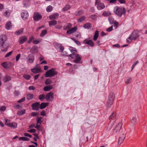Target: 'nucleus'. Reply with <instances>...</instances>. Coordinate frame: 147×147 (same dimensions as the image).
Segmentation results:
<instances>
[{"mask_svg":"<svg viewBox=\"0 0 147 147\" xmlns=\"http://www.w3.org/2000/svg\"><path fill=\"white\" fill-rule=\"evenodd\" d=\"M6 40L7 36L5 35H0V46L1 50L3 51H5L7 49V47L5 45Z\"/></svg>","mask_w":147,"mask_h":147,"instance_id":"obj_1","label":"nucleus"},{"mask_svg":"<svg viewBox=\"0 0 147 147\" xmlns=\"http://www.w3.org/2000/svg\"><path fill=\"white\" fill-rule=\"evenodd\" d=\"M140 32L138 31H134L129 36L127 39V42L130 43L133 40H135L140 36Z\"/></svg>","mask_w":147,"mask_h":147,"instance_id":"obj_2","label":"nucleus"},{"mask_svg":"<svg viewBox=\"0 0 147 147\" xmlns=\"http://www.w3.org/2000/svg\"><path fill=\"white\" fill-rule=\"evenodd\" d=\"M95 4L98 10H102L105 7L104 3L101 2L99 0H96Z\"/></svg>","mask_w":147,"mask_h":147,"instance_id":"obj_3","label":"nucleus"},{"mask_svg":"<svg viewBox=\"0 0 147 147\" xmlns=\"http://www.w3.org/2000/svg\"><path fill=\"white\" fill-rule=\"evenodd\" d=\"M57 74L54 69L48 70L46 73L45 76L46 77H49L54 76Z\"/></svg>","mask_w":147,"mask_h":147,"instance_id":"obj_4","label":"nucleus"},{"mask_svg":"<svg viewBox=\"0 0 147 147\" xmlns=\"http://www.w3.org/2000/svg\"><path fill=\"white\" fill-rule=\"evenodd\" d=\"M42 18V16L40 13L35 12L34 13L33 18L34 21H38L41 20Z\"/></svg>","mask_w":147,"mask_h":147,"instance_id":"obj_5","label":"nucleus"},{"mask_svg":"<svg viewBox=\"0 0 147 147\" xmlns=\"http://www.w3.org/2000/svg\"><path fill=\"white\" fill-rule=\"evenodd\" d=\"M21 17L24 20L28 19L29 16V14L28 11L26 10H23L21 13Z\"/></svg>","mask_w":147,"mask_h":147,"instance_id":"obj_6","label":"nucleus"},{"mask_svg":"<svg viewBox=\"0 0 147 147\" xmlns=\"http://www.w3.org/2000/svg\"><path fill=\"white\" fill-rule=\"evenodd\" d=\"M34 56L32 54H29L26 58V61L28 63H32L34 61Z\"/></svg>","mask_w":147,"mask_h":147,"instance_id":"obj_7","label":"nucleus"},{"mask_svg":"<svg viewBox=\"0 0 147 147\" xmlns=\"http://www.w3.org/2000/svg\"><path fill=\"white\" fill-rule=\"evenodd\" d=\"M27 37L24 36H20L18 40L19 43L20 45H21L24 43L27 40Z\"/></svg>","mask_w":147,"mask_h":147,"instance_id":"obj_8","label":"nucleus"},{"mask_svg":"<svg viewBox=\"0 0 147 147\" xmlns=\"http://www.w3.org/2000/svg\"><path fill=\"white\" fill-rule=\"evenodd\" d=\"M122 131L121 132V136H120V142L122 141V142L124 140L125 137V128H122Z\"/></svg>","mask_w":147,"mask_h":147,"instance_id":"obj_9","label":"nucleus"},{"mask_svg":"<svg viewBox=\"0 0 147 147\" xmlns=\"http://www.w3.org/2000/svg\"><path fill=\"white\" fill-rule=\"evenodd\" d=\"M53 94L50 92L47 94L45 96V99L48 101H51L53 98Z\"/></svg>","mask_w":147,"mask_h":147,"instance_id":"obj_10","label":"nucleus"},{"mask_svg":"<svg viewBox=\"0 0 147 147\" xmlns=\"http://www.w3.org/2000/svg\"><path fill=\"white\" fill-rule=\"evenodd\" d=\"M76 59L73 61L74 62L76 63H81L82 62L81 58L78 54H77Z\"/></svg>","mask_w":147,"mask_h":147,"instance_id":"obj_11","label":"nucleus"},{"mask_svg":"<svg viewBox=\"0 0 147 147\" xmlns=\"http://www.w3.org/2000/svg\"><path fill=\"white\" fill-rule=\"evenodd\" d=\"M77 29V28L76 27H75L72 28H70L67 30L66 33L70 35L75 32Z\"/></svg>","mask_w":147,"mask_h":147,"instance_id":"obj_12","label":"nucleus"},{"mask_svg":"<svg viewBox=\"0 0 147 147\" xmlns=\"http://www.w3.org/2000/svg\"><path fill=\"white\" fill-rule=\"evenodd\" d=\"M40 103L35 102L32 105V107L33 110L38 111L39 109Z\"/></svg>","mask_w":147,"mask_h":147,"instance_id":"obj_13","label":"nucleus"},{"mask_svg":"<svg viewBox=\"0 0 147 147\" xmlns=\"http://www.w3.org/2000/svg\"><path fill=\"white\" fill-rule=\"evenodd\" d=\"M55 47L57 49H59V51L62 52L64 49V47L60 44H57L55 46Z\"/></svg>","mask_w":147,"mask_h":147,"instance_id":"obj_14","label":"nucleus"},{"mask_svg":"<svg viewBox=\"0 0 147 147\" xmlns=\"http://www.w3.org/2000/svg\"><path fill=\"white\" fill-rule=\"evenodd\" d=\"M59 16V14L58 13H55L50 16L49 19L50 20L56 19L58 18Z\"/></svg>","mask_w":147,"mask_h":147,"instance_id":"obj_15","label":"nucleus"},{"mask_svg":"<svg viewBox=\"0 0 147 147\" xmlns=\"http://www.w3.org/2000/svg\"><path fill=\"white\" fill-rule=\"evenodd\" d=\"M12 25L10 21L7 22L5 24V28L8 30H9L11 29L12 28Z\"/></svg>","mask_w":147,"mask_h":147,"instance_id":"obj_16","label":"nucleus"},{"mask_svg":"<svg viewBox=\"0 0 147 147\" xmlns=\"http://www.w3.org/2000/svg\"><path fill=\"white\" fill-rule=\"evenodd\" d=\"M113 12L116 15L118 16H119V7L116 6L113 8Z\"/></svg>","mask_w":147,"mask_h":147,"instance_id":"obj_17","label":"nucleus"},{"mask_svg":"<svg viewBox=\"0 0 147 147\" xmlns=\"http://www.w3.org/2000/svg\"><path fill=\"white\" fill-rule=\"evenodd\" d=\"M84 43L89 45L90 46L93 47L94 43L92 40H85L84 41Z\"/></svg>","mask_w":147,"mask_h":147,"instance_id":"obj_18","label":"nucleus"},{"mask_svg":"<svg viewBox=\"0 0 147 147\" xmlns=\"http://www.w3.org/2000/svg\"><path fill=\"white\" fill-rule=\"evenodd\" d=\"M6 125L9 127L13 128H16L17 126V123L14 122L12 123H6Z\"/></svg>","mask_w":147,"mask_h":147,"instance_id":"obj_19","label":"nucleus"},{"mask_svg":"<svg viewBox=\"0 0 147 147\" xmlns=\"http://www.w3.org/2000/svg\"><path fill=\"white\" fill-rule=\"evenodd\" d=\"M11 77L7 75L4 76L3 79V81L4 82H8L11 80Z\"/></svg>","mask_w":147,"mask_h":147,"instance_id":"obj_20","label":"nucleus"},{"mask_svg":"<svg viewBox=\"0 0 147 147\" xmlns=\"http://www.w3.org/2000/svg\"><path fill=\"white\" fill-rule=\"evenodd\" d=\"M72 26V25L70 23H68L66 24L63 26V29L64 30L69 29L71 28Z\"/></svg>","mask_w":147,"mask_h":147,"instance_id":"obj_21","label":"nucleus"},{"mask_svg":"<svg viewBox=\"0 0 147 147\" xmlns=\"http://www.w3.org/2000/svg\"><path fill=\"white\" fill-rule=\"evenodd\" d=\"M11 12V11L8 9L3 11V13L5 16L8 17L9 16Z\"/></svg>","mask_w":147,"mask_h":147,"instance_id":"obj_22","label":"nucleus"},{"mask_svg":"<svg viewBox=\"0 0 147 147\" xmlns=\"http://www.w3.org/2000/svg\"><path fill=\"white\" fill-rule=\"evenodd\" d=\"M126 13V10L125 8H120V17L123 15L125 16Z\"/></svg>","mask_w":147,"mask_h":147,"instance_id":"obj_23","label":"nucleus"},{"mask_svg":"<svg viewBox=\"0 0 147 147\" xmlns=\"http://www.w3.org/2000/svg\"><path fill=\"white\" fill-rule=\"evenodd\" d=\"M115 98L114 94L113 93H110L109 95L108 100L113 101Z\"/></svg>","mask_w":147,"mask_h":147,"instance_id":"obj_24","label":"nucleus"},{"mask_svg":"<svg viewBox=\"0 0 147 147\" xmlns=\"http://www.w3.org/2000/svg\"><path fill=\"white\" fill-rule=\"evenodd\" d=\"M52 88V86L49 85L43 88V90L45 91H48L51 90Z\"/></svg>","mask_w":147,"mask_h":147,"instance_id":"obj_25","label":"nucleus"},{"mask_svg":"<svg viewBox=\"0 0 147 147\" xmlns=\"http://www.w3.org/2000/svg\"><path fill=\"white\" fill-rule=\"evenodd\" d=\"M25 112L26 110L25 109H23V110H20L18 111L17 113V114L19 116L25 114Z\"/></svg>","mask_w":147,"mask_h":147,"instance_id":"obj_26","label":"nucleus"},{"mask_svg":"<svg viewBox=\"0 0 147 147\" xmlns=\"http://www.w3.org/2000/svg\"><path fill=\"white\" fill-rule=\"evenodd\" d=\"M31 51L34 53H35L37 51V46H33L31 48Z\"/></svg>","mask_w":147,"mask_h":147,"instance_id":"obj_27","label":"nucleus"},{"mask_svg":"<svg viewBox=\"0 0 147 147\" xmlns=\"http://www.w3.org/2000/svg\"><path fill=\"white\" fill-rule=\"evenodd\" d=\"M84 27L85 28L88 29H90L91 27V24L89 23H86L84 25Z\"/></svg>","mask_w":147,"mask_h":147,"instance_id":"obj_28","label":"nucleus"},{"mask_svg":"<svg viewBox=\"0 0 147 147\" xmlns=\"http://www.w3.org/2000/svg\"><path fill=\"white\" fill-rule=\"evenodd\" d=\"M48 105V103H42L40 105V108L41 109H44Z\"/></svg>","mask_w":147,"mask_h":147,"instance_id":"obj_29","label":"nucleus"},{"mask_svg":"<svg viewBox=\"0 0 147 147\" xmlns=\"http://www.w3.org/2000/svg\"><path fill=\"white\" fill-rule=\"evenodd\" d=\"M57 23V21L55 20H52L49 22V24L50 26H54L56 25Z\"/></svg>","mask_w":147,"mask_h":147,"instance_id":"obj_30","label":"nucleus"},{"mask_svg":"<svg viewBox=\"0 0 147 147\" xmlns=\"http://www.w3.org/2000/svg\"><path fill=\"white\" fill-rule=\"evenodd\" d=\"M98 36V31H96L94 36L93 37V40L95 41L96 40Z\"/></svg>","mask_w":147,"mask_h":147,"instance_id":"obj_31","label":"nucleus"},{"mask_svg":"<svg viewBox=\"0 0 147 147\" xmlns=\"http://www.w3.org/2000/svg\"><path fill=\"white\" fill-rule=\"evenodd\" d=\"M31 70L32 72L35 74L39 73L40 71V69L36 68H34Z\"/></svg>","mask_w":147,"mask_h":147,"instance_id":"obj_32","label":"nucleus"},{"mask_svg":"<svg viewBox=\"0 0 147 147\" xmlns=\"http://www.w3.org/2000/svg\"><path fill=\"white\" fill-rule=\"evenodd\" d=\"M19 140H20L28 141L29 140V139L26 137H22L19 138Z\"/></svg>","mask_w":147,"mask_h":147,"instance_id":"obj_33","label":"nucleus"},{"mask_svg":"<svg viewBox=\"0 0 147 147\" xmlns=\"http://www.w3.org/2000/svg\"><path fill=\"white\" fill-rule=\"evenodd\" d=\"M113 101L110 100H108L107 102V106L108 107H111V105H112Z\"/></svg>","mask_w":147,"mask_h":147,"instance_id":"obj_34","label":"nucleus"},{"mask_svg":"<svg viewBox=\"0 0 147 147\" xmlns=\"http://www.w3.org/2000/svg\"><path fill=\"white\" fill-rule=\"evenodd\" d=\"M53 83L52 80L50 79H48L45 82V84L46 85L51 84Z\"/></svg>","mask_w":147,"mask_h":147,"instance_id":"obj_35","label":"nucleus"},{"mask_svg":"<svg viewBox=\"0 0 147 147\" xmlns=\"http://www.w3.org/2000/svg\"><path fill=\"white\" fill-rule=\"evenodd\" d=\"M1 65L5 68H7L8 67V65L7 62H3L1 63Z\"/></svg>","mask_w":147,"mask_h":147,"instance_id":"obj_36","label":"nucleus"},{"mask_svg":"<svg viewBox=\"0 0 147 147\" xmlns=\"http://www.w3.org/2000/svg\"><path fill=\"white\" fill-rule=\"evenodd\" d=\"M53 8L51 5L48 6L46 8V10L48 12H51L53 10Z\"/></svg>","mask_w":147,"mask_h":147,"instance_id":"obj_37","label":"nucleus"},{"mask_svg":"<svg viewBox=\"0 0 147 147\" xmlns=\"http://www.w3.org/2000/svg\"><path fill=\"white\" fill-rule=\"evenodd\" d=\"M39 98L41 101H43L44 99L45 98V96L44 94H40L39 96Z\"/></svg>","mask_w":147,"mask_h":147,"instance_id":"obj_38","label":"nucleus"},{"mask_svg":"<svg viewBox=\"0 0 147 147\" xmlns=\"http://www.w3.org/2000/svg\"><path fill=\"white\" fill-rule=\"evenodd\" d=\"M23 32V29H21L20 30H18L16 31L15 33V34L18 35L22 33Z\"/></svg>","mask_w":147,"mask_h":147,"instance_id":"obj_39","label":"nucleus"},{"mask_svg":"<svg viewBox=\"0 0 147 147\" xmlns=\"http://www.w3.org/2000/svg\"><path fill=\"white\" fill-rule=\"evenodd\" d=\"M85 19V18L84 16H82L78 19V22H81L84 20Z\"/></svg>","mask_w":147,"mask_h":147,"instance_id":"obj_40","label":"nucleus"},{"mask_svg":"<svg viewBox=\"0 0 147 147\" xmlns=\"http://www.w3.org/2000/svg\"><path fill=\"white\" fill-rule=\"evenodd\" d=\"M33 97V95L32 94H28L26 96V98L28 100H31Z\"/></svg>","mask_w":147,"mask_h":147,"instance_id":"obj_41","label":"nucleus"},{"mask_svg":"<svg viewBox=\"0 0 147 147\" xmlns=\"http://www.w3.org/2000/svg\"><path fill=\"white\" fill-rule=\"evenodd\" d=\"M47 33V31L45 30H42L40 34V36L41 37H42L45 35Z\"/></svg>","mask_w":147,"mask_h":147,"instance_id":"obj_42","label":"nucleus"},{"mask_svg":"<svg viewBox=\"0 0 147 147\" xmlns=\"http://www.w3.org/2000/svg\"><path fill=\"white\" fill-rule=\"evenodd\" d=\"M42 117H38L37 119V124H41L42 121Z\"/></svg>","mask_w":147,"mask_h":147,"instance_id":"obj_43","label":"nucleus"},{"mask_svg":"<svg viewBox=\"0 0 147 147\" xmlns=\"http://www.w3.org/2000/svg\"><path fill=\"white\" fill-rule=\"evenodd\" d=\"M109 23L111 24H112L115 21H114V19L112 17H110L109 18Z\"/></svg>","mask_w":147,"mask_h":147,"instance_id":"obj_44","label":"nucleus"},{"mask_svg":"<svg viewBox=\"0 0 147 147\" xmlns=\"http://www.w3.org/2000/svg\"><path fill=\"white\" fill-rule=\"evenodd\" d=\"M70 8V6L69 5H67L63 8V11H65L69 9Z\"/></svg>","mask_w":147,"mask_h":147,"instance_id":"obj_45","label":"nucleus"},{"mask_svg":"<svg viewBox=\"0 0 147 147\" xmlns=\"http://www.w3.org/2000/svg\"><path fill=\"white\" fill-rule=\"evenodd\" d=\"M83 13V12L82 10H79L76 13V15L77 16H80Z\"/></svg>","mask_w":147,"mask_h":147,"instance_id":"obj_46","label":"nucleus"},{"mask_svg":"<svg viewBox=\"0 0 147 147\" xmlns=\"http://www.w3.org/2000/svg\"><path fill=\"white\" fill-rule=\"evenodd\" d=\"M69 49L70 51L73 53H75L76 51L75 48H73L72 47H70Z\"/></svg>","mask_w":147,"mask_h":147,"instance_id":"obj_47","label":"nucleus"},{"mask_svg":"<svg viewBox=\"0 0 147 147\" xmlns=\"http://www.w3.org/2000/svg\"><path fill=\"white\" fill-rule=\"evenodd\" d=\"M77 54H75V53H73L69 55L70 57H71L72 59H74L76 58L77 56Z\"/></svg>","mask_w":147,"mask_h":147,"instance_id":"obj_48","label":"nucleus"},{"mask_svg":"<svg viewBox=\"0 0 147 147\" xmlns=\"http://www.w3.org/2000/svg\"><path fill=\"white\" fill-rule=\"evenodd\" d=\"M6 108L5 106H2L0 107V111H5Z\"/></svg>","mask_w":147,"mask_h":147,"instance_id":"obj_49","label":"nucleus"},{"mask_svg":"<svg viewBox=\"0 0 147 147\" xmlns=\"http://www.w3.org/2000/svg\"><path fill=\"white\" fill-rule=\"evenodd\" d=\"M109 13L106 11H104L102 14V15L104 16H107L109 15Z\"/></svg>","mask_w":147,"mask_h":147,"instance_id":"obj_50","label":"nucleus"},{"mask_svg":"<svg viewBox=\"0 0 147 147\" xmlns=\"http://www.w3.org/2000/svg\"><path fill=\"white\" fill-rule=\"evenodd\" d=\"M136 118L135 117H133L131 120V122L133 124H134L136 123Z\"/></svg>","mask_w":147,"mask_h":147,"instance_id":"obj_51","label":"nucleus"},{"mask_svg":"<svg viewBox=\"0 0 147 147\" xmlns=\"http://www.w3.org/2000/svg\"><path fill=\"white\" fill-rule=\"evenodd\" d=\"M106 1H109V3L111 4H114L116 2L117 0H105Z\"/></svg>","mask_w":147,"mask_h":147,"instance_id":"obj_52","label":"nucleus"},{"mask_svg":"<svg viewBox=\"0 0 147 147\" xmlns=\"http://www.w3.org/2000/svg\"><path fill=\"white\" fill-rule=\"evenodd\" d=\"M24 78L27 80H29L30 78V76L29 75H24Z\"/></svg>","mask_w":147,"mask_h":147,"instance_id":"obj_53","label":"nucleus"},{"mask_svg":"<svg viewBox=\"0 0 147 147\" xmlns=\"http://www.w3.org/2000/svg\"><path fill=\"white\" fill-rule=\"evenodd\" d=\"M113 26L114 27H115V28L116 29L118 26V23L116 22V21H115L113 23Z\"/></svg>","mask_w":147,"mask_h":147,"instance_id":"obj_54","label":"nucleus"},{"mask_svg":"<svg viewBox=\"0 0 147 147\" xmlns=\"http://www.w3.org/2000/svg\"><path fill=\"white\" fill-rule=\"evenodd\" d=\"M115 116V114L114 113H112L111 115L110 116L109 118V119H113Z\"/></svg>","mask_w":147,"mask_h":147,"instance_id":"obj_55","label":"nucleus"},{"mask_svg":"<svg viewBox=\"0 0 147 147\" xmlns=\"http://www.w3.org/2000/svg\"><path fill=\"white\" fill-rule=\"evenodd\" d=\"M12 51H10L8 53H7L6 55H5V58L9 57L12 53Z\"/></svg>","mask_w":147,"mask_h":147,"instance_id":"obj_56","label":"nucleus"},{"mask_svg":"<svg viewBox=\"0 0 147 147\" xmlns=\"http://www.w3.org/2000/svg\"><path fill=\"white\" fill-rule=\"evenodd\" d=\"M22 104H20L19 105H17L14 107V108L16 109H18L19 108L21 107L22 106Z\"/></svg>","mask_w":147,"mask_h":147,"instance_id":"obj_57","label":"nucleus"},{"mask_svg":"<svg viewBox=\"0 0 147 147\" xmlns=\"http://www.w3.org/2000/svg\"><path fill=\"white\" fill-rule=\"evenodd\" d=\"M40 40H35L33 41V43L34 44H37L40 42Z\"/></svg>","mask_w":147,"mask_h":147,"instance_id":"obj_58","label":"nucleus"},{"mask_svg":"<svg viewBox=\"0 0 147 147\" xmlns=\"http://www.w3.org/2000/svg\"><path fill=\"white\" fill-rule=\"evenodd\" d=\"M131 80V77H129L128 78V79H127L126 80L125 82L126 84H129L130 83V81Z\"/></svg>","mask_w":147,"mask_h":147,"instance_id":"obj_59","label":"nucleus"},{"mask_svg":"<svg viewBox=\"0 0 147 147\" xmlns=\"http://www.w3.org/2000/svg\"><path fill=\"white\" fill-rule=\"evenodd\" d=\"M71 39L73 40L78 45H80V43L78 41L76 40L73 38H71Z\"/></svg>","mask_w":147,"mask_h":147,"instance_id":"obj_60","label":"nucleus"},{"mask_svg":"<svg viewBox=\"0 0 147 147\" xmlns=\"http://www.w3.org/2000/svg\"><path fill=\"white\" fill-rule=\"evenodd\" d=\"M34 38L33 36H31L30 38H29V40L28 41V42L29 43H30L33 40Z\"/></svg>","mask_w":147,"mask_h":147,"instance_id":"obj_61","label":"nucleus"},{"mask_svg":"<svg viewBox=\"0 0 147 147\" xmlns=\"http://www.w3.org/2000/svg\"><path fill=\"white\" fill-rule=\"evenodd\" d=\"M20 54H19L16 56V60L17 61H18L19 58L20 57Z\"/></svg>","mask_w":147,"mask_h":147,"instance_id":"obj_62","label":"nucleus"},{"mask_svg":"<svg viewBox=\"0 0 147 147\" xmlns=\"http://www.w3.org/2000/svg\"><path fill=\"white\" fill-rule=\"evenodd\" d=\"M25 100V97H24L21 99L20 100L18 101V102H22L24 101Z\"/></svg>","mask_w":147,"mask_h":147,"instance_id":"obj_63","label":"nucleus"},{"mask_svg":"<svg viewBox=\"0 0 147 147\" xmlns=\"http://www.w3.org/2000/svg\"><path fill=\"white\" fill-rule=\"evenodd\" d=\"M113 30V26H111L110 27L108 28L106 30L107 32H110L111 31Z\"/></svg>","mask_w":147,"mask_h":147,"instance_id":"obj_64","label":"nucleus"}]
</instances>
